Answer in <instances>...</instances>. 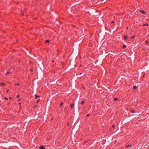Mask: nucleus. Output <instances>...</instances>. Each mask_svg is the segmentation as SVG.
Listing matches in <instances>:
<instances>
[{
	"instance_id": "nucleus-21",
	"label": "nucleus",
	"mask_w": 149,
	"mask_h": 149,
	"mask_svg": "<svg viewBox=\"0 0 149 149\" xmlns=\"http://www.w3.org/2000/svg\"><path fill=\"white\" fill-rule=\"evenodd\" d=\"M90 114H88L86 115L87 117H88L89 116Z\"/></svg>"
},
{
	"instance_id": "nucleus-9",
	"label": "nucleus",
	"mask_w": 149,
	"mask_h": 149,
	"mask_svg": "<svg viewBox=\"0 0 149 149\" xmlns=\"http://www.w3.org/2000/svg\"><path fill=\"white\" fill-rule=\"evenodd\" d=\"M131 146V145L130 144H128L126 146V148H129Z\"/></svg>"
},
{
	"instance_id": "nucleus-14",
	"label": "nucleus",
	"mask_w": 149,
	"mask_h": 149,
	"mask_svg": "<svg viewBox=\"0 0 149 149\" xmlns=\"http://www.w3.org/2000/svg\"><path fill=\"white\" fill-rule=\"evenodd\" d=\"M136 88H137V86H133V88L134 89H136Z\"/></svg>"
},
{
	"instance_id": "nucleus-25",
	"label": "nucleus",
	"mask_w": 149,
	"mask_h": 149,
	"mask_svg": "<svg viewBox=\"0 0 149 149\" xmlns=\"http://www.w3.org/2000/svg\"><path fill=\"white\" fill-rule=\"evenodd\" d=\"M87 141H84L83 143H86V142H87Z\"/></svg>"
},
{
	"instance_id": "nucleus-3",
	"label": "nucleus",
	"mask_w": 149,
	"mask_h": 149,
	"mask_svg": "<svg viewBox=\"0 0 149 149\" xmlns=\"http://www.w3.org/2000/svg\"><path fill=\"white\" fill-rule=\"evenodd\" d=\"M118 97H114L113 98V100L114 101H116L118 100Z\"/></svg>"
},
{
	"instance_id": "nucleus-27",
	"label": "nucleus",
	"mask_w": 149,
	"mask_h": 149,
	"mask_svg": "<svg viewBox=\"0 0 149 149\" xmlns=\"http://www.w3.org/2000/svg\"><path fill=\"white\" fill-rule=\"evenodd\" d=\"M146 43H148V41L146 40Z\"/></svg>"
},
{
	"instance_id": "nucleus-24",
	"label": "nucleus",
	"mask_w": 149,
	"mask_h": 149,
	"mask_svg": "<svg viewBox=\"0 0 149 149\" xmlns=\"http://www.w3.org/2000/svg\"><path fill=\"white\" fill-rule=\"evenodd\" d=\"M148 25V24H145L144 26H147V25Z\"/></svg>"
},
{
	"instance_id": "nucleus-5",
	"label": "nucleus",
	"mask_w": 149,
	"mask_h": 149,
	"mask_svg": "<svg viewBox=\"0 0 149 149\" xmlns=\"http://www.w3.org/2000/svg\"><path fill=\"white\" fill-rule=\"evenodd\" d=\"M130 111L131 112H132V113H135V112H136L134 110H133V109L130 110Z\"/></svg>"
},
{
	"instance_id": "nucleus-10",
	"label": "nucleus",
	"mask_w": 149,
	"mask_h": 149,
	"mask_svg": "<svg viewBox=\"0 0 149 149\" xmlns=\"http://www.w3.org/2000/svg\"><path fill=\"white\" fill-rule=\"evenodd\" d=\"M1 85L2 86H3V85H5V86H6V84H5V83H1Z\"/></svg>"
},
{
	"instance_id": "nucleus-17",
	"label": "nucleus",
	"mask_w": 149,
	"mask_h": 149,
	"mask_svg": "<svg viewBox=\"0 0 149 149\" xmlns=\"http://www.w3.org/2000/svg\"><path fill=\"white\" fill-rule=\"evenodd\" d=\"M40 100L38 99V101H37V102H36V103L38 104Z\"/></svg>"
},
{
	"instance_id": "nucleus-19",
	"label": "nucleus",
	"mask_w": 149,
	"mask_h": 149,
	"mask_svg": "<svg viewBox=\"0 0 149 149\" xmlns=\"http://www.w3.org/2000/svg\"><path fill=\"white\" fill-rule=\"evenodd\" d=\"M4 99L5 100H8V98L7 97H4Z\"/></svg>"
},
{
	"instance_id": "nucleus-7",
	"label": "nucleus",
	"mask_w": 149,
	"mask_h": 149,
	"mask_svg": "<svg viewBox=\"0 0 149 149\" xmlns=\"http://www.w3.org/2000/svg\"><path fill=\"white\" fill-rule=\"evenodd\" d=\"M74 103L71 104L70 105V106L71 108H72L74 107Z\"/></svg>"
},
{
	"instance_id": "nucleus-32",
	"label": "nucleus",
	"mask_w": 149,
	"mask_h": 149,
	"mask_svg": "<svg viewBox=\"0 0 149 149\" xmlns=\"http://www.w3.org/2000/svg\"><path fill=\"white\" fill-rule=\"evenodd\" d=\"M16 85H17V86H18V85H19V83H18V84H16Z\"/></svg>"
},
{
	"instance_id": "nucleus-2",
	"label": "nucleus",
	"mask_w": 149,
	"mask_h": 149,
	"mask_svg": "<svg viewBox=\"0 0 149 149\" xmlns=\"http://www.w3.org/2000/svg\"><path fill=\"white\" fill-rule=\"evenodd\" d=\"M40 149H46L44 146H41L39 147Z\"/></svg>"
},
{
	"instance_id": "nucleus-36",
	"label": "nucleus",
	"mask_w": 149,
	"mask_h": 149,
	"mask_svg": "<svg viewBox=\"0 0 149 149\" xmlns=\"http://www.w3.org/2000/svg\"><path fill=\"white\" fill-rule=\"evenodd\" d=\"M58 95V94H57V95H56V96Z\"/></svg>"
},
{
	"instance_id": "nucleus-23",
	"label": "nucleus",
	"mask_w": 149,
	"mask_h": 149,
	"mask_svg": "<svg viewBox=\"0 0 149 149\" xmlns=\"http://www.w3.org/2000/svg\"><path fill=\"white\" fill-rule=\"evenodd\" d=\"M12 98V97H9V99L11 100Z\"/></svg>"
},
{
	"instance_id": "nucleus-34",
	"label": "nucleus",
	"mask_w": 149,
	"mask_h": 149,
	"mask_svg": "<svg viewBox=\"0 0 149 149\" xmlns=\"http://www.w3.org/2000/svg\"><path fill=\"white\" fill-rule=\"evenodd\" d=\"M11 69H9V70H11Z\"/></svg>"
},
{
	"instance_id": "nucleus-13",
	"label": "nucleus",
	"mask_w": 149,
	"mask_h": 149,
	"mask_svg": "<svg viewBox=\"0 0 149 149\" xmlns=\"http://www.w3.org/2000/svg\"><path fill=\"white\" fill-rule=\"evenodd\" d=\"M112 127L113 128H114L115 127V124L114 123L113 124V125L112 126Z\"/></svg>"
},
{
	"instance_id": "nucleus-18",
	"label": "nucleus",
	"mask_w": 149,
	"mask_h": 149,
	"mask_svg": "<svg viewBox=\"0 0 149 149\" xmlns=\"http://www.w3.org/2000/svg\"><path fill=\"white\" fill-rule=\"evenodd\" d=\"M10 73H11V72H7V73H6V74H10Z\"/></svg>"
},
{
	"instance_id": "nucleus-33",
	"label": "nucleus",
	"mask_w": 149,
	"mask_h": 149,
	"mask_svg": "<svg viewBox=\"0 0 149 149\" xmlns=\"http://www.w3.org/2000/svg\"><path fill=\"white\" fill-rule=\"evenodd\" d=\"M86 98H89L88 97V96H87V97H86Z\"/></svg>"
},
{
	"instance_id": "nucleus-4",
	"label": "nucleus",
	"mask_w": 149,
	"mask_h": 149,
	"mask_svg": "<svg viewBox=\"0 0 149 149\" xmlns=\"http://www.w3.org/2000/svg\"><path fill=\"white\" fill-rule=\"evenodd\" d=\"M85 102V101L84 100L82 101L81 102V105H83L84 104V103Z\"/></svg>"
},
{
	"instance_id": "nucleus-12",
	"label": "nucleus",
	"mask_w": 149,
	"mask_h": 149,
	"mask_svg": "<svg viewBox=\"0 0 149 149\" xmlns=\"http://www.w3.org/2000/svg\"><path fill=\"white\" fill-rule=\"evenodd\" d=\"M124 39L125 40H126L127 39V36H125L124 37Z\"/></svg>"
},
{
	"instance_id": "nucleus-28",
	"label": "nucleus",
	"mask_w": 149,
	"mask_h": 149,
	"mask_svg": "<svg viewBox=\"0 0 149 149\" xmlns=\"http://www.w3.org/2000/svg\"><path fill=\"white\" fill-rule=\"evenodd\" d=\"M69 123H67V125L68 126L69 125Z\"/></svg>"
},
{
	"instance_id": "nucleus-30",
	"label": "nucleus",
	"mask_w": 149,
	"mask_h": 149,
	"mask_svg": "<svg viewBox=\"0 0 149 149\" xmlns=\"http://www.w3.org/2000/svg\"><path fill=\"white\" fill-rule=\"evenodd\" d=\"M20 100H21V99H19L18 100V101H20Z\"/></svg>"
},
{
	"instance_id": "nucleus-31",
	"label": "nucleus",
	"mask_w": 149,
	"mask_h": 149,
	"mask_svg": "<svg viewBox=\"0 0 149 149\" xmlns=\"http://www.w3.org/2000/svg\"><path fill=\"white\" fill-rule=\"evenodd\" d=\"M20 104H21V103H18V105H20Z\"/></svg>"
},
{
	"instance_id": "nucleus-29",
	"label": "nucleus",
	"mask_w": 149,
	"mask_h": 149,
	"mask_svg": "<svg viewBox=\"0 0 149 149\" xmlns=\"http://www.w3.org/2000/svg\"><path fill=\"white\" fill-rule=\"evenodd\" d=\"M9 90H7V92H7V93H8V92H9Z\"/></svg>"
},
{
	"instance_id": "nucleus-11",
	"label": "nucleus",
	"mask_w": 149,
	"mask_h": 149,
	"mask_svg": "<svg viewBox=\"0 0 149 149\" xmlns=\"http://www.w3.org/2000/svg\"><path fill=\"white\" fill-rule=\"evenodd\" d=\"M63 102H62L60 104L59 107H61L62 106V105H63Z\"/></svg>"
},
{
	"instance_id": "nucleus-16",
	"label": "nucleus",
	"mask_w": 149,
	"mask_h": 149,
	"mask_svg": "<svg viewBox=\"0 0 149 149\" xmlns=\"http://www.w3.org/2000/svg\"><path fill=\"white\" fill-rule=\"evenodd\" d=\"M123 47L124 48H125L126 47V46L125 45H124L123 46Z\"/></svg>"
},
{
	"instance_id": "nucleus-26",
	"label": "nucleus",
	"mask_w": 149,
	"mask_h": 149,
	"mask_svg": "<svg viewBox=\"0 0 149 149\" xmlns=\"http://www.w3.org/2000/svg\"><path fill=\"white\" fill-rule=\"evenodd\" d=\"M134 38V36H133V37H132V38H131V39H133V38Z\"/></svg>"
},
{
	"instance_id": "nucleus-8",
	"label": "nucleus",
	"mask_w": 149,
	"mask_h": 149,
	"mask_svg": "<svg viewBox=\"0 0 149 149\" xmlns=\"http://www.w3.org/2000/svg\"><path fill=\"white\" fill-rule=\"evenodd\" d=\"M141 12L143 14H145V12L143 10H141Z\"/></svg>"
},
{
	"instance_id": "nucleus-20",
	"label": "nucleus",
	"mask_w": 149,
	"mask_h": 149,
	"mask_svg": "<svg viewBox=\"0 0 149 149\" xmlns=\"http://www.w3.org/2000/svg\"><path fill=\"white\" fill-rule=\"evenodd\" d=\"M19 95H17V98H19Z\"/></svg>"
},
{
	"instance_id": "nucleus-35",
	"label": "nucleus",
	"mask_w": 149,
	"mask_h": 149,
	"mask_svg": "<svg viewBox=\"0 0 149 149\" xmlns=\"http://www.w3.org/2000/svg\"><path fill=\"white\" fill-rule=\"evenodd\" d=\"M51 120H53V118H52Z\"/></svg>"
},
{
	"instance_id": "nucleus-22",
	"label": "nucleus",
	"mask_w": 149,
	"mask_h": 149,
	"mask_svg": "<svg viewBox=\"0 0 149 149\" xmlns=\"http://www.w3.org/2000/svg\"><path fill=\"white\" fill-rule=\"evenodd\" d=\"M37 107V105H36L35 106L33 107V108L34 109L35 108H36V107Z\"/></svg>"
},
{
	"instance_id": "nucleus-15",
	"label": "nucleus",
	"mask_w": 149,
	"mask_h": 149,
	"mask_svg": "<svg viewBox=\"0 0 149 149\" xmlns=\"http://www.w3.org/2000/svg\"><path fill=\"white\" fill-rule=\"evenodd\" d=\"M45 42L47 43H48L49 42V40H47L45 41Z\"/></svg>"
},
{
	"instance_id": "nucleus-6",
	"label": "nucleus",
	"mask_w": 149,
	"mask_h": 149,
	"mask_svg": "<svg viewBox=\"0 0 149 149\" xmlns=\"http://www.w3.org/2000/svg\"><path fill=\"white\" fill-rule=\"evenodd\" d=\"M38 97H40V96L38 95H35V99H36L38 98Z\"/></svg>"
},
{
	"instance_id": "nucleus-1",
	"label": "nucleus",
	"mask_w": 149,
	"mask_h": 149,
	"mask_svg": "<svg viewBox=\"0 0 149 149\" xmlns=\"http://www.w3.org/2000/svg\"><path fill=\"white\" fill-rule=\"evenodd\" d=\"M78 114H76V116L75 117H74L73 118L74 119L73 120V123L74 124L76 123L77 122V120L78 119L79 117H78Z\"/></svg>"
}]
</instances>
